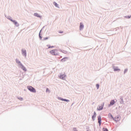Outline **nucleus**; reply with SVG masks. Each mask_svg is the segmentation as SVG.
Masks as SVG:
<instances>
[{"instance_id":"f257e3e1","label":"nucleus","mask_w":131,"mask_h":131,"mask_svg":"<svg viewBox=\"0 0 131 131\" xmlns=\"http://www.w3.org/2000/svg\"><path fill=\"white\" fill-rule=\"evenodd\" d=\"M50 53L53 56H57V55H59V52H58V50H51L50 51Z\"/></svg>"},{"instance_id":"f03ea898","label":"nucleus","mask_w":131,"mask_h":131,"mask_svg":"<svg viewBox=\"0 0 131 131\" xmlns=\"http://www.w3.org/2000/svg\"><path fill=\"white\" fill-rule=\"evenodd\" d=\"M27 89L29 90V91H30V92H31L32 93H36V90H35V89L31 86H28Z\"/></svg>"},{"instance_id":"7ed1b4c3","label":"nucleus","mask_w":131,"mask_h":131,"mask_svg":"<svg viewBox=\"0 0 131 131\" xmlns=\"http://www.w3.org/2000/svg\"><path fill=\"white\" fill-rule=\"evenodd\" d=\"M59 77L61 78V79H65V78L66 77V74H61Z\"/></svg>"},{"instance_id":"20e7f679","label":"nucleus","mask_w":131,"mask_h":131,"mask_svg":"<svg viewBox=\"0 0 131 131\" xmlns=\"http://www.w3.org/2000/svg\"><path fill=\"white\" fill-rule=\"evenodd\" d=\"M114 104H115V101L114 100H112L111 101L110 104L108 105V106L109 107H110V106H113Z\"/></svg>"},{"instance_id":"39448f33","label":"nucleus","mask_w":131,"mask_h":131,"mask_svg":"<svg viewBox=\"0 0 131 131\" xmlns=\"http://www.w3.org/2000/svg\"><path fill=\"white\" fill-rule=\"evenodd\" d=\"M115 121H119L120 120V116H117L115 118Z\"/></svg>"},{"instance_id":"423d86ee","label":"nucleus","mask_w":131,"mask_h":131,"mask_svg":"<svg viewBox=\"0 0 131 131\" xmlns=\"http://www.w3.org/2000/svg\"><path fill=\"white\" fill-rule=\"evenodd\" d=\"M21 52H22L23 55H24V56H25V57H26V50H22Z\"/></svg>"},{"instance_id":"0eeeda50","label":"nucleus","mask_w":131,"mask_h":131,"mask_svg":"<svg viewBox=\"0 0 131 131\" xmlns=\"http://www.w3.org/2000/svg\"><path fill=\"white\" fill-rule=\"evenodd\" d=\"M83 27H84L83 25H82V23H81L80 24V27H79L80 30H81L83 29Z\"/></svg>"},{"instance_id":"6e6552de","label":"nucleus","mask_w":131,"mask_h":131,"mask_svg":"<svg viewBox=\"0 0 131 131\" xmlns=\"http://www.w3.org/2000/svg\"><path fill=\"white\" fill-rule=\"evenodd\" d=\"M98 123H99V125H101V116L98 117Z\"/></svg>"},{"instance_id":"1a4fd4ad","label":"nucleus","mask_w":131,"mask_h":131,"mask_svg":"<svg viewBox=\"0 0 131 131\" xmlns=\"http://www.w3.org/2000/svg\"><path fill=\"white\" fill-rule=\"evenodd\" d=\"M96 116H97V115L96 114V112H94V115L92 116V119L93 120H95V118H96Z\"/></svg>"},{"instance_id":"9d476101","label":"nucleus","mask_w":131,"mask_h":131,"mask_svg":"<svg viewBox=\"0 0 131 131\" xmlns=\"http://www.w3.org/2000/svg\"><path fill=\"white\" fill-rule=\"evenodd\" d=\"M20 65L21 66V68L23 69V70L24 71H26V68L24 66H23V65H22V64L20 63Z\"/></svg>"},{"instance_id":"9b49d317","label":"nucleus","mask_w":131,"mask_h":131,"mask_svg":"<svg viewBox=\"0 0 131 131\" xmlns=\"http://www.w3.org/2000/svg\"><path fill=\"white\" fill-rule=\"evenodd\" d=\"M103 109V106H100L99 107L97 108V110H99V111L102 110Z\"/></svg>"},{"instance_id":"f8f14e48","label":"nucleus","mask_w":131,"mask_h":131,"mask_svg":"<svg viewBox=\"0 0 131 131\" xmlns=\"http://www.w3.org/2000/svg\"><path fill=\"white\" fill-rule=\"evenodd\" d=\"M11 21L12 22H13L14 24H15V25H17L18 24V23H17V21H15V20H11Z\"/></svg>"},{"instance_id":"ddd939ff","label":"nucleus","mask_w":131,"mask_h":131,"mask_svg":"<svg viewBox=\"0 0 131 131\" xmlns=\"http://www.w3.org/2000/svg\"><path fill=\"white\" fill-rule=\"evenodd\" d=\"M114 71H120V69H118V68H115L114 69Z\"/></svg>"},{"instance_id":"4468645a","label":"nucleus","mask_w":131,"mask_h":131,"mask_svg":"<svg viewBox=\"0 0 131 131\" xmlns=\"http://www.w3.org/2000/svg\"><path fill=\"white\" fill-rule=\"evenodd\" d=\"M61 101H64V102H69V100L67 99H61Z\"/></svg>"},{"instance_id":"2eb2a0df","label":"nucleus","mask_w":131,"mask_h":131,"mask_svg":"<svg viewBox=\"0 0 131 131\" xmlns=\"http://www.w3.org/2000/svg\"><path fill=\"white\" fill-rule=\"evenodd\" d=\"M61 101H64V102H69V100L67 99H61Z\"/></svg>"},{"instance_id":"dca6fc26","label":"nucleus","mask_w":131,"mask_h":131,"mask_svg":"<svg viewBox=\"0 0 131 131\" xmlns=\"http://www.w3.org/2000/svg\"><path fill=\"white\" fill-rule=\"evenodd\" d=\"M34 16H35V17H39V15L37 13H34Z\"/></svg>"},{"instance_id":"f3484780","label":"nucleus","mask_w":131,"mask_h":131,"mask_svg":"<svg viewBox=\"0 0 131 131\" xmlns=\"http://www.w3.org/2000/svg\"><path fill=\"white\" fill-rule=\"evenodd\" d=\"M103 131H108V129L107 128H103Z\"/></svg>"},{"instance_id":"a211bd4d","label":"nucleus","mask_w":131,"mask_h":131,"mask_svg":"<svg viewBox=\"0 0 131 131\" xmlns=\"http://www.w3.org/2000/svg\"><path fill=\"white\" fill-rule=\"evenodd\" d=\"M54 5L55 7H58V4L56 2H54Z\"/></svg>"},{"instance_id":"6ab92c4d","label":"nucleus","mask_w":131,"mask_h":131,"mask_svg":"<svg viewBox=\"0 0 131 131\" xmlns=\"http://www.w3.org/2000/svg\"><path fill=\"white\" fill-rule=\"evenodd\" d=\"M66 59H67V58H64L61 59L62 62H64V61H66Z\"/></svg>"},{"instance_id":"aec40b11","label":"nucleus","mask_w":131,"mask_h":131,"mask_svg":"<svg viewBox=\"0 0 131 131\" xmlns=\"http://www.w3.org/2000/svg\"><path fill=\"white\" fill-rule=\"evenodd\" d=\"M99 86H100V85H99L98 84H96V88H97V90L99 89Z\"/></svg>"},{"instance_id":"412c9836","label":"nucleus","mask_w":131,"mask_h":131,"mask_svg":"<svg viewBox=\"0 0 131 131\" xmlns=\"http://www.w3.org/2000/svg\"><path fill=\"white\" fill-rule=\"evenodd\" d=\"M47 39H49V37H47L43 38V40H47Z\"/></svg>"},{"instance_id":"4be33fe9","label":"nucleus","mask_w":131,"mask_h":131,"mask_svg":"<svg viewBox=\"0 0 131 131\" xmlns=\"http://www.w3.org/2000/svg\"><path fill=\"white\" fill-rule=\"evenodd\" d=\"M51 48H54V46H49L48 49H51Z\"/></svg>"},{"instance_id":"5701e85b","label":"nucleus","mask_w":131,"mask_h":131,"mask_svg":"<svg viewBox=\"0 0 131 131\" xmlns=\"http://www.w3.org/2000/svg\"><path fill=\"white\" fill-rule=\"evenodd\" d=\"M19 99L20 100V101H23V98H19Z\"/></svg>"},{"instance_id":"b1692460","label":"nucleus","mask_w":131,"mask_h":131,"mask_svg":"<svg viewBox=\"0 0 131 131\" xmlns=\"http://www.w3.org/2000/svg\"><path fill=\"white\" fill-rule=\"evenodd\" d=\"M59 33H63V31H60L59 32Z\"/></svg>"},{"instance_id":"393cba45","label":"nucleus","mask_w":131,"mask_h":131,"mask_svg":"<svg viewBox=\"0 0 131 131\" xmlns=\"http://www.w3.org/2000/svg\"><path fill=\"white\" fill-rule=\"evenodd\" d=\"M46 92H50V90H49V89L47 88V89H46Z\"/></svg>"},{"instance_id":"a878e982","label":"nucleus","mask_w":131,"mask_h":131,"mask_svg":"<svg viewBox=\"0 0 131 131\" xmlns=\"http://www.w3.org/2000/svg\"><path fill=\"white\" fill-rule=\"evenodd\" d=\"M17 63H18V64H20V63H21V62H20V61L17 62Z\"/></svg>"},{"instance_id":"bb28decb","label":"nucleus","mask_w":131,"mask_h":131,"mask_svg":"<svg viewBox=\"0 0 131 131\" xmlns=\"http://www.w3.org/2000/svg\"><path fill=\"white\" fill-rule=\"evenodd\" d=\"M127 71V70H125V72H126Z\"/></svg>"}]
</instances>
